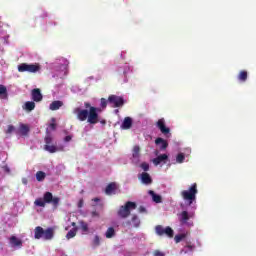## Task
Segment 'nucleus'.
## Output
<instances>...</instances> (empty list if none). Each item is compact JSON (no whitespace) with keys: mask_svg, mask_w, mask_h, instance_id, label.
<instances>
[{"mask_svg":"<svg viewBox=\"0 0 256 256\" xmlns=\"http://www.w3.org/2000/svg\"><path fill=\"white\" fill-rule=\"evenodd\" d=\"M49 127H50V129H52V131H55V129H57V124L55 123V118H52V123H50Z\"/></svg>","mask_w":256,"mask_h":256,"instance_id":"4c0bfd02","label":"nucleus"},{"mask_svg":"<svg viewBox=\"0 0 256 256\" xmlns=\"http://www.w3.org/2000/svg\"><path fill=\"white\" fill-rule=\"evenodd\" d=\"M186 235L185 234H178L174 237L175 243H181L182 239H185Z\"/></svg>","mask_w":256,"mask_h":256,"instance_id":"f704fd0d","label":"nucleus"},{"mask_svg":"<svg viewBox=\"0 0 256 256\" xmlns=\"http://www.w3.org/2000/svg\"><path fill=\"white\" fill-rule=\"evenodd\" d=\"M117 191V183L111 182L106 186L105 193L106 195H115Z\"/></svg>","mask_w":256,"mask_h":256,"instance_id":"dca6fc26","label":"nucleus"},{"mask_svg":"<svg viewBox=\"0 0 256 256\" xmlns=\"http://www.w3.org/2000/svg\"><path fill=\"white\" fill-rule=\"evenodd\" d=\"M79 225L80 229H82L84 233H87V231H89V224H87L85 221H80Z\"/></svg>","mask_w":256,"mask_h":256,"instance_id":"c756f323","label":"nucleus"},{"mask_svg":"<svg viewBox=\"0 0 256 256\" xmlns=\"http://www.w3.org/2000/svg\"><path fill=\"white\" fill-rule=\"evenodd\" d=\"M83 199H80L78 202V208L81 209V207H83Z\"/></svg>","mask_w":256,"mask_h":256,"instance_id":"79ce46f5","label":"nucleus"},{"mask_svg":"<svg viewBox=\"0 0 256 256\" xmlns=\"http://www.w3.org/2000/svg\"><path fill=\"white\" fill-rule=\"evenodd\" d=\"M181 208L183 209V204H181Z\"/></svg>","mask_w":256,"mask_h":256,"instance_id":"8fccbe9b","label":"nucleus"},{"mask_svg":"<svg viewBox=\"0 0 256 256\" xmlns=\"http://www.w3.org/2000/svg\"><path fill=\"white\" fill-rule=\"evenodd\" d=\"M156 126L158 127V129L161 131V133L163 135H169V133H171V129L168 128L165 125V119L161 118L157 121Z\"/></svg>","mask_w":256,"mask_h":256,"instance_id":"9b49d317","label":"nucleus"},{"mask_svg":"<svg viewBox=\"0 0 256 256\" xmlns=\"http://www.w3.org/2000/svg\"><path fill=\"white\" fill-rule=\"evenodd\" d=\"M99 245H101V238L99 235H96L92 240V247H99Z\"/></svg>","mask_w":256,"mask_h":256,"instance_id":"7c9ffc66","label":"nucleus"},{"mask_svg":"<svg viewBox=\"0 0 256 256\" xmlns=\"http://www.w3.org/2000/svg\"><path fill=\"white\" fill-rule=\"evenodd\" d=\"M139 179L143 185H151V183H153V178H151V175H149L147 172H143Z\"/></svg>","mask_w":256,"mask_h":256,"instance_id":"4468645a","label":"nucleus"},{"mask_svg":"<svg viewBox=\"0 0 256 256\" xmlns=\"http://www.w3.org/2000/svg\"><path fill=\"white\" fill-rule=\"evenodd\" d=\"M6 171H9V168H6Z\"/></svg>","mask_w":256,"mask_h":256,"instance_id":"09e8293b","label":"nucleus"},{"mask_svg":"<svg viewBox=\"0 0 256 256\" xmlns=\"http://www.w3.org/2000/svg\"><path fill=\"white\" fill-rule=\"evenodd\" d=\"M29 125L20 123L19 128L16 130V135H22L23 137H27L29 135Z\"/></svg>","mask_w":256,"mask_h":256,"instance_id":"f8f14e48","label":"nucleus"},{"mask_svg":"<svg viewBox=\"0 0 256 256\" xmlns=\"http://www.w3.org/2000/svg\"><path fill=\"white\" fill-rule=\"evenodd\" d=\"M108 103H110V105H113V107L115 108L123 107V105H125V100L121 96L110 95L108 97Z\"/></svg>","mask_w":256,"mask_h":256,"instance_id":"1a4fd4ad","label":"nucleus"},{"mask_svg":"<svg viewBox=\"0 0 256 256\" xmlns=\"http://www.w3.org/2000/svg\"><path fill=\"white\" fill-rule=\"evenodd\" d=\"M75 225H77L75 222H72V227H75Z\"/></svg>","mask_w":256,"mask_h":256,"instance_id":"de8ad7c7","label":"nucleus"},{"mask_svg":"<svg viewBox=\"0 0 256 256\" xmlns=\"http://www.w3.org/2000/svg\"><path fill=\"white\" fill-rule=\"evenodd\" d=\"M137 209V203L128 201L125 203L124 206H120L118 210V217H121V219H127L129 215H131V211Z\"/></svg>","mask_w":256,"mask_h":256,"instance_id":"39448f33","label":"nucleus"},{"mask_svg":"<svg viewBox=\"0 0 256 256\" xmlns=\"http://www.w3.org/2000/svg\"><path fill=\"white\" fill-rule=\"evenodd\" d=\"M11 247H23V241L17 238V236H11L9 238Z\"/></svg>","mask_w":256,"mask_h":256,"instance_id":"a211bd4d","label":"nucleus"},{"mask_svg":"<svg viewBox=\"0 0 256 256\" xmlns=\"http://www.w3.org/2000/svg\"><path fill=\"white\" fill-rule=\"evenodd\" d=\"M197 193H199V190H197V183H194L188 190H183L181 192V197L184 201L188 202L189 206H191L197 201Z\"/></svg>","mask_w":256,"mask_h":256,"instance_id":"20e7f679","label":"nucleus"},{"mask_svg":"<svg viewBox=\"0 0 256 256\" xmlns=\"http://www.w3.org/2000/svg\"><path fill=\"white\" fill-rule=\"evenodd\" d=\"M126 225H131V221H127V222H126Z\"/></svg>","mask_w":256,"mask_h":256,"instance_id":"a18cd8bd","label":"nucleus"},{"mask_svg":"<svg viewBox=\"0 0 256 256\" xmlns=\"http://www.w3.org/2000/svg\"><path fill=\"white\" fill-rule=\"evenodd\" d=\"M100 107L102 109H106L107 108V99H105V98H101L100 99Z\"/></svg>","mask_w":256,"mask_h":256,"instance_id":"c9c22d12","label":"nucleus"},{"mask_svg":"<svg viewBox=\"0 0 256 256\" xmlns=\"http://www.w3.org/2000/svg\"><path fill=\"white\" fill-rule=\"evenodd\" d=\"M93 201H95L97 203V202H99V198H94Z\"/></svg>","mask_w":256,"mask_h":256,"instance_id":"c03bdc74","label":"nucleus"},{"mask_svg":"<svg viewBox=\"0 0 256 256\" xmlns=\"http://www.w3.org/2000/svg\"><path fill=\"white\" fill-rule=\"evenodd\" d=\"M141 169H143V171H149V163L147 162H143L141 165H140Z\"/></svg>","mask_w":256,"mask_h":256,"instance_id":"e433bc0d","label":"nucleus"},{"mask_svg":"<svg viewBox=\"0 0 256 256\" xmlns=\"http://www.w3.org/2000/svg\"><path fill=\"white\" fill-rule=\"evenodd\" d=\"M35 239H44V241H51L55 237V228L49 227L46 230L41 226L34 229Z\"/></svg>","mask_w":256,"mask_h":256,"instance_id":"7ed1b4c3","label":"nucleus"},{"mask_svg":"<svg viewBox=\"0 0 256 256\" xmlns=\"http://www.w3.org/2000/svg\"><path fill=\"white\" fill-rule=\"evenodd\" d=\"M155 231L156 235H159V237H163V235H166V237H169L171 239L174 235L173 228L169 226L164 228L162 225H157L155 227Z\"/></svg>","mask_w":256,"mask_h":256,"instance_id":"6e6552de","label":"nucleus"},{"mask_svg":"<svg viewBox=\"0 0 256 256\" xmlns=\"http://www.w3.org/2000/svg\"><path fill=\"white\" fill-rule=\"evenodd\" d=\"M24 109H25L26 111H33V110L35 109V102H33V101H27V102L25 103Z\"/></svg>","mask_w":256,"mask_h":256,"instance_id":"393cba45","label":"nucleus"},{"mask_svg":"<svg viewBox=\"0 0 256 256\" xmlns=\"http://www.w3.org/2000/svg\"><path fill=\"white\" fill-rule=\"evenodd\" d=\"M133 127V119L131 117H125L122 122L121 129L127 130Z\"/></svg>","mask_w":256,"mask_h":256,"instance_id":"6ab92c4d","label":"nucleus"},{"mask_svg":"<svg viewBox=\"0 0 256 256\" xmlns=\"http://www.w3.org/2000/svg\"><path fill=\"white\" fill-rule=\"evenodd\" d=\"M195 249V246L194 245H186L185 247H184V249H182L181 251H180V255H183V253L184 254H187V253H189L190 251H193Z\"/></svg>","mask_w":256,"mask_h":256,"instance_id":"cd10ccee","label":"nucleus"},{"mask_svg":"<svg viewBox=\"0 0 256 256\" xmlns=\"http://www.w3.org/2000/svg\"><path fill=\"white\" fill-rule=\"evenodd\" d=\"M98 216H99V214L97 213V211L92 212V217H98Z\"/></svg>","mask_w":256,"mask_h":256,"instance_id":"37998d69","label":"nucleus"},{"mask_svg":"<svg viewBox=\"0 0 256 256\" xmlns=\"http://www.w3.org/2000/svg\"><path fill=\"white\" fill-rule=\"evenodd\" d=\"M153 255L154 256H165V253L161 252L160 250H155L153 252Z\"/></svg>","mask_w":256,"mask_h":256,"instance_id":"58836bf2","label":"nucleus"},{"mask_svg":"<svg viewBox=\"0 0 256 256\" xmlns=\"http://www.w3.org/2000/svg\"><path fill=\"white\" fill-rule=\"evenodd\" d=\"M60 201V197H54L53 193L45 192L43 198H38L34 201V205L36 207H45V205L51 204L53 209H57V207H59Z\"/></svg>","mask_w":256,"mask_h":256,"instance_id":"f03ea898","label":"nucleus"},{"mask_svg":"<svg viewBox=\"0 0 256 256\" xmlns=\"http://www.w3.org/2000/svg\"><path fill=\"white\" fill-rule=\"evenodd\" d=\"M248 73L246 70L240 71L238 74V81H241L242 83H245L247 81Z\"/></svg>","mask_w":256,"mask_h":256,"instance_id":"5701e85b","label":"nucleus"},{"mask_svg":"<svg viewBox=\"0 0 256 256\" xmlns=\"http://www.w3.org/2000/svg\"><path fill=\"white\" fill-rule=\"evenodd\" d=\"M138 211H139V213H147V208H145V206H140L138 208Z\"/></svg>","mask_w":256,"mask_h":256,"instance_id":"ea45409f","label":"nucleus"},{"mask_svg":"<svg viewBox=\"0 0 256 256\" xmlns=\"http://www.w3.org/2000/svg\"><path fill=\"white\" fill-rule=\"evenodd\" d=\"M18 71L19 73H39L41 71V64L34 63V64H28V63H22L18 65Z\"/></svg>","mask_w":256,"mask_h":256,"instance_id":"423d86ee","label":"nucleus"},{"mask_svg":"<svg viewBox=\"0 0 256 256\" xmlns=\"http://www.w3.org/2000/svg\"><path fill=\"white\" fill-rule=\"evenodd\" d=\"M115 228L113 227H109L107 230H106V233H105V237L106 239H113V237H115Z\"/></svg>","mask_w":256,"mask_h":256,"instance_id":"4be33fe9","label":"nucleus"},{"mask_svg":"<svg viewBox=\"0 0 256 256\" xmlns=\"http://www.w3.org/2000/svg\"><path fill=\"white\" fill-rule=\"evenodd\" d=\"M31 96L35 103L43 101V94H41V89L39 88H34L31 92Z\"/></svg>","mask_w":256,"mask_h":256,"instance_id":"ddd939ff","label":"nucleus"},{"mask_svg":"<svg viewBox=\"0 0 256 256\" xmlns=\"http://www.w3.org/2000/svg\"><path fill=\"white\" fill-rule=\"evenodd\" d=\"M23 184H24V185H27V180H24V181H23Z\"/></svg>","mask_w":256,"mask_h":256,"instance_id":"49530a36","label":"nucleus"},{"mask_svg":"<svg viewBox=\"0 0 256 256\" xmlns=\"http://www.w3.org/2000/svg\"><path fill=\"white\" fill-rule=\"evenodd\" d=\"M183 161H185V154L179 153L176 156V163H183Z\"/></svg>","mask_w":256,"mask_h":256,"instance_id":"72a5a7b5","label":"nucleus"},{"mask_svg":"<svg viewBox=\"0 0 256 256\" xmlns=\"http://www.w3.org/2000/svg\"><path fill=\"white\" fill-rule=\"evenodd\" d=\"M77 235V228H73L66 234V239H73Z\"/></svg>","mask_w":256,"mask_h":256,"instance_id":"2f4dec72","label":"nucleus"},{"mask_svg":"<svg viewBox=\"0 0 256 256\" xmlns=\"http://www.w3.org/2000/svg\"><path fill=\"white\" fill-rule=\"evenodd\" d=\"M140 153H141V148L139 146H134L132 157H134V159H139Z\"/></svg>","mask_w":256,"mask_h":256,"instance_id":"a878e982","label":"nucleus"},{"mask_svg":"<svg viewBox=\"0 0 256 256\" xmlns=\"http://www.w3.org/2000/svg\"><path fill=\"white\" fill-rule=\"evenodd\" d=\"M8 94H7V87L5 85H0V99H7Z\"/></svg>","mask_w":256,"mask_h":256,"instance_id":"b1692460","label":"nucleus"},{"mask_svg":"<svg viewBox=\"0 0 256 256\" xmlns=\"http://www.w3.org/2000/svg\"><path fill=\"white\" fill-rule=\"evenodd\" d=\"M61 107H63V101L55 100L50 104L49 109L50 111H58Z\"/></svg>","mask_w":256,"mask_h":256,"instance_id":"aec40b11","label":"nucleus"},{"mask_svg":"<svg viewBox=\"0 0 256 256\" xmlns=\"http://www.w3.org/2000/svg\"><path fill=\"white\" fill-rule=\"evenodd\" d=\"M71 139H73V136L68 135V136H66V137L64 138V141H65V143H69V141H71Z\"/></svg>","mask_w":256,"mask_h":256,"instance_id":"a19ab883","label":"nucleus"},{"mask_svg":"<svg viewBox=\"0 0 256 256\" xmlns=\"http://www.w3.org/2000/svg\"><path fill=\"white\" fill-rule=\"evenodd\" d=\"M167 159H169V156L167 154H161L159 156H157L156 158H154L152 160L154 165H161V163H165L167 161Z\"/></svg>","mask_w":256,"mask_h":256,"instance_id":"f3484780","label":"nucleus"},{"mask_svg":"<svg viewBox=\"0 0 256 256\" xmlns=\"http://www.w3.org/2000/svg\"><path fill=\"white\" fill-rule=\"evenodd\" d=\"M45 177H47V175L43 171H38L36 173V180L39 181V182L45 181Z\"/></svg>","mask_w":256,"mask_h":256,"instance_id":"c85d7f7f","label":"nucleus"},{"mask_svg":"<svg viewBox=\"0 0 256 256\" xmlns=\"http://www.w3.org/2000/svg\"><path fill=\"white\" fill-rule=\"evenodd\" d=\"M149 195H151L152 200L154 201V203H161L163 201V199L161 198V195L156 194L155 191L153 190H149Z\"/></svg>","mask_w":256,"mask_h":256,"instance_id":"412c9836","label":"nucleus"},{"mask_svg":"<svg viewBox=\"0 0 256 256\" xmlns=\"http://www.w3.org/2000/svg\"><path fill=\"white\" fill-rule=\"evenodd\" d=\"M178 217L181 225H187V221L195 217V212L189 213L187 210H184L180 214H178Z\"/></svg>","mask_w":256,"mask_h":256,"instance_id":"9d476101","label":"nucleus"},{"mask_svg":"<svg viewBox=\"0 0 256 256\" xmlns=\"http://www.w3.org/2000/svg\"><path fill=\"white\" fill-rule=\"evenodd\" d=\"M155 143L156 145H159L160 151H165L167 147H169V143L167 142V140L161 137L156 138Z\"/></svg>","mask_w":256,"mask_h":256,"instance_id":"2eb2a0df","label":"nucleus"},{"mask_svg":"<svg viewBox=\"0 0 256 256\" xmlns=\"http://www.w3.org/2000/svg\"><path fill=\"white\" fill-rule=\"evenodd\" d=\"M44 150L48 151V153H57L59 149L53 145V136H51L49 133L44 138Z\"/></svg>","mask_w":256,"mask_h":256,"instance_id":"0eeeda50","label":"nucleus"},{"mask_svg":"<svg viewBox=\"0 0 256 256\" xmlns=\"http://www.w3.org/2000/svg\"><path fill=\"white\" fill-rule=\"evenodd\" d=\"M84 107L86 109H74V114L77 115V119L79 121H87L90 125H97V123H99V113H101V108L91 106V103L89 102H85ZM87 109H89V111Z\"/></svg>","mask_w":256,"mask_h":256,"instance_id":"f257e3e1","label":"nucleus"},{"mask_svg":"<svg viewBox=\"0 0 256 256\" xmlns=\"http://www.w3.org/2000/svg\"><path fill=\"white\" fill-rule=\"evenodd\" d=\"M16 129H15V126L13 125H9L7 130L5 131V134L6 135H11V133H16Z\"/></svg>","mask_w":256,"mask_h":256,"instance_id":"473e14b6","label":"nucleus"},{"mask_svg":"<svg viewBox=\"0 0 256 256\" xmlns=\"http://www.w3.org/2000/svg\"><path fill=\"white\" fill-rule=\"evenodd\" d=\"M131 223H132L133 227H139V225H141V220L139 219V217L137 215H133L132 219H131Z\"/></svg>","mask_w":256,"mask_h":256,"instance_id":"bb28decb","label":"nucleus"}]
</instances>
